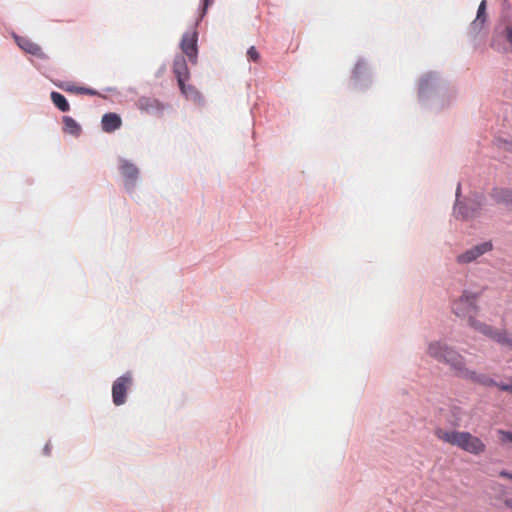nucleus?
<instances>
[{"instance_id": "1", "label": "nucleus", "mask_w": 512, "mask_h": 512, "mask_svg": "<svg viewBox=\"0 0 512 512\" xmlns=\"http://www.w3.org/2000/svg\"><path fill=\"white\" fill-rule=\"evenodd\" d=\"M428 354L439 362L448 364L455 374L483 386H497L498 384L485 374H478L465 366L464 357L454 349L441 342L430 343Z\"/></svg>"}, {"instance_id": "2", "label": "nucleus", "mask_w": 512, "mask_h": 512, "mask_svg": "<svg viewBox=\"0 0 512 512\" xmlns=\"http://www.w3.org/2000/svg\"><path fill=\"white\" fill-rule=\"evenodd\" d=\"M435 436L450 445L456 446L470 454L479 455L486 449L485 443L469 432L447 431L442 428L435 430Z\"/></svg>"}, {"instance_id": "3", "label": "nucleus", "mask_w": 512, "mask_h": 512, "mask_svg": "<svg viewBox=\"0 0 512 512\" xmlns=\"http://www.w3.org/2000/svg\"><path fill=\"white\" fill-rule=\"evenodd\" d=\"M477 294L464 291L459 299L455 300L452 304V311L457 317L467 318L471 327L481 333L479 325H486L483 322L475 320L478 313Z\"/></svg>"}, {"instance_id": "4", "label": "nucleus", "mask_w": 512, "mask_h": 512, "mask_svg": "<svg viewBox=\"0 0 512 512\" xmlns=\"http://www.w3.org/2000/svg\"><path fill=\"white\" fill-rule=\"evenodd\" d=\"M132 385V377L129 373L117 378L112 385V398L116 406L126 402L127 391Z\"/></svg>"}, {"instance_id": "5", "label": "nucleus", "mask_w": 512, "mask_h": 512, "mask_svg": "<svg viewBox=\"0 0 512 512\" xmlns=\"http://www.w3.org/2000/svg\"><path fill=\"white\" fill-rule=\"evenodd\" d=\"M173 72L177 78L179 88L183 94H188L185 81L189 79V70L183 56L176 57L173 62Z\"/></svg>"}, {"instance_id": "6", "label": "nucleus", "mask_w": 512, "mask_h": 512, "mask_svg": "<svg viewBox=\"0 0 512 512\" xmlns=\"http://www.w3.org/2000/svg\"><path fill=\"white\" fill-rule=\"evenodd\" d=\"M492 250V243L491 242H483L481 244H478L474 246L473 248L465 251L464 253L457 256V262L461 264L470 263L474 260H476L478 257L483 255L486 252H489Z\"/></svg>"}, {"instance_id": "7", "label": "nucleus", "mask_w": 512, "mask_h": 512, "mask_svg": "<svg viewBox=\"0 0 512 512\" xmlns=\"http://www.w3.org/2000/svg\"><path fill=\"white\" fill-rule=\"evenodd\" d=\"M481 333L501 345H506L512 348V334H509L506 330H497L489 325H479Z\"/></svg>"}, {"instance_id": "8", "label": "nucleus", "mask_w": 512, "mask_h": 512, "mask_svg": "<svg viewBox=\"0 0 512 512\" xmlns=\"http://www.w3.org/2000/svg\"><path fill=\"white\" fill-rule=\"evenodd\" d=\"M480 208V204L477 202H469V203H457L454 207V215L457 218L461 219H470L475 217Z\"/></svg>"}, {"instance_id": "9", "label": "nucleus", "mask_w": 512, "mask_h": 512, "mask_svg": "<svg viewBox=\"0 0 512 512\" xmlns=\"http://www.w3.org/2000/svg\"><path fill=\"white\" fill-rule=\"evenodd\" d=\"M15 39L18 46L26 53H29L38 58H45V53L43 52L42 48L38 44L31 41L29 38L18 36Z\"/></svg>"}, {"instance_id": "10", "label": "nucleus", "mask_w": 512, "mask_h": 512, "mask_svg": "<svg viewBox=\"0 0 512 512\" xmlns=\"http://www.w3.org/2000/svg\"><path fill=\"white\" fill-rule=\"evenodd\" d=\"M120 171L125 178L126 185L133 186L139 175L138 168L127 160H121Z\"/></svg>"}, {"instance_id": "11", "label": "nucleus", "mask_w": 512, "mask_h": 512, "mask_svg": "<svg viewBox=\"0 0 512 512\" xmlns=\"http://www.w3.org/2000/svg\"><path fill=\"white\" fill-rule=\"evenodd\" d=\"M122 120L119 115L115 113H106L102 117V128L105 132L111 133L119 129Z\"/></svg>"}, {"instance_id": "12", "label": "nucleus", "mask_w": 512, "mask_h": 512, "mask_svg": "<svg viewBox=\"0 0 512 512\" xmlns=\"http://www.w3.org/2000/svg\"><path fill=\"white\" fill-rule=\"evenodd\" d=\"M137 107L144 112L151 113L154 111H161L163 109V106L161 103L150 97H141L137 100L136 103Z\"/></svg>"}, {"instance_id": "13", "label": "nucleus", "mask_w": 512, "mask_h": 512, "mask_svg": "<svg viewBox=\"0 0 512 512\" xmlns=\"http://www.w3.org/2000/svg\"><path fill=\"white\" fill-rule=\"evenodd\" d=\"M181 48L183 52L189 57L194 58L196 56V35L186 33L182 37Z\"/></svg>"}, {"instance_id": "14", "label": "nucleus", "mask_w": 512, "mask_h": 512, "mask_svg": "<svg viewBox=\"0 0 512 512\" xmlns=\"http://www.w3.org/2000/svg\"><path fill=\"white\" fill-rule=\"evenodd\" d=\"M50 98L52 103L61 111L68 112L70 110V105L66 98L59 92H51Z\"/></svg>"}, {"instance_id": "15", "label": "nucleus", "mask_w": 512, "mask_h": 512, "mask_svg": "<svg viewBox=\"0 0 512 512\" xmlns=\"http://www.w3.org/2000/svg\"><path fill=\"white\" fill-rule=\"evenodd\" d=\"M63 124L65 132L72 135H79L81 132L80 125L70 116L63 117Z\"/></svg>"}, {"instance_id": "16", "label": "nucleus", "mask_w": 512, "mask_h": 512, "mask_svg": "<svg viewBox=\"0 0 512 512\" xmlns=\"http://www.w3.org/2000/svg\"><path fill=\"white\" fill-rule=\"evenodd\" d=\"M485 11H486V1L483 0L478 7L476 21H480L481 23L484 22Z\"/></svg>"}, {"instance_id": "17", "label": "nucleus", "mask_w": 512, "mask_h": 512, "mask_svg": "<svg viewBox=\"0 0 512 512\" xmlns=\"http://www.w3.org/2000/svg\"><path fill=\"white\" fill-rule=\"evenodd\" d=\"M57 86L66 92L76 93V94H77V90L80 88L72 83H61V84H57Z\"/></svg>"}, {"instance_id": "18", "label": "nucleus", "mask_w": 512, "mask_h": 512, "mask_svg": "<svg viewBox=\"0 0 512 512\" xmlns=\"http://www.w3.org/2000/svg\"><path fill=\"white\" fill-rule=\"evenodd\" d=\"M248 58L253 62H258L260 59V54L256 50L254 46H251L247 51Z\"/></svg>"}, {"instance_id": "19", "label": "nucleus", "mask_w": 512, "mask_h": 512, "mask_svg": "<svg viewBox=\"0 0 512 512\" xmlns=\"http://www.w3.org/2000/svg\"><path fill=\"white\" fill-rule=\"evenodd\" d=\"M498 434H499L500 441L502 443H507V442L512 443V432L499 430Z\"/></svg>"}, {"instance_id": "20", "label": "nucleus", "mask_w": 512, "mask_h": 512, "mask_svg": "<svg viewBox=\"0 0 512 512\" xmlns=\"http://www.w3.org/2000/svg\"><path fill=\"white\" fill-rule=\"evenodd\" d=\"M77 94H86V95H97V92L94 89L82 87L77 90Z\"/></svg>"}, {"instance_id": "21", "label": "nucleus", "mask_w": 512, "mask_h": 512, "mask_svg": "<svg viewBox=\"0 0 512 512\" xmlns=\"http://www.w3.org/2000/svg\"><path fill=\"white\" fill-rule=\"evenodd\" d=\"M213 1L214 0H203L202 15H201L202 17L206 14L207 9L209 8V6L213 4Z\"/></svg>"}, {"instance_id": "22", "label": "nucleus", "mask_w": 512, "mask_h": 512, "mask_svg": "<svg viewBox=\"0 0 512 512\" xmlns=\"http://www.w3.org/2000/svg\"><path fill=\"white\" fill-rule=\"evenodd\" d=\"M186 90L188 91V94H184V95L188 98H192L197 95V91L195 90V88L193 86L186 85Z\"/></svg>"}, {"instance_id": "23", "label": "nucleus", "mask_w": 512, "mask_h": 512, "mask_svg": "<svg viewBox=\"0 0 512 512\" xmlns=\"http://www.w3.org/2000/svg\"><path fill=\"white\" fill-rule=\"evenodd\" d=\"M497 387L500 390L508 391V392L512 393V384H498Z\"/></svg>"}, {"instance_id": "24", "label": "nucleus", "mask_w": 512, "mask_h": 512, "mask_svg": "<svg viewBox=\"0 0 512 512\" xmlns=\"http://www.w3.org/2000/svg\"><path fill=\"white\" fill-rule=\"evenodd\" d=\"M500 476H501V477L508 478V479H511V480H512V474H511V473H508V472H506V471H501V472H500Z\"/></svg>"}, {"instance_id": "25", "label": "nucleus", "mask_w": 512, "mask_h": 512, "mask_svg": "<svg viewBox=\"0 0 512 512\" xmlns=\"http://www.w3.org/2000/svg\"><path fill=\"white\" fill-rule=\"evenodd\" d=\"M507 39L512 42V26L507 28Z\"/></svg>"}, {"instance_id": "26", "label": "nucleus", "mask_w": 512, "mask_h": 512, "mask_svg": "<svg viewBox=\"0 0 512 512\" xmlns=\"http://www.w3.org/2000/svg\"><path fill=\"white\" fill-rule=\"evenodd\" d=\"M459 194H460V185H458V187H457V191H456L457 197L459 196Z\"/></svg>"}]
</instances>
